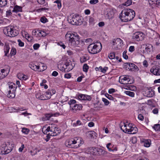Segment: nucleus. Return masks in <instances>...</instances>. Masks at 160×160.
<instances>
[{
    "label": "nucleus",
    "mask_w": 160,
    "mask_h": 160,
    "mask_svg": "<svg viewBox=\"0 0 160 160\" xmlns=\"http://www.w3.org/2000/svg\"><path fill=\"white\" fill-rule=\"evenodd\" d=\"M135 12L130 8H124L119 14L120 19L123 22H127L132 20L135 17Z\"/></svg>",
    "instance_id": "f257e3e1"
},
{
    "label": "nucleus",
    "mask_w": 160,
    "mask_h": 160,
    "mask_svg": "<svg viewBox=\"0 0 160 160\" xmlns=\"http://www.w3.org/2000/svg\"><path fill=\"white\" fill-rule=\"evenodd\" d=\"M66 39L68 41L69 45L76 47L80 43L78 35L76 32L69 31L65 35Z\"/></svg>",
    "instance_id": "f03ea898"
},
{
    "label": "nucleus",
    "mask_w": 160,
    "mask_h": 160,
    "mask_svg": "<svg viewBox=\"0 0 160 160\" xmlns=\"http://www.w3.org/2000/svg\"><path fill=\"white\" fill-rule=\"evenodd\" d=\"M18 28L16 26H8L4 27L3 33L7 36L11 37L17 36L19 33Z\"/></svg>",
    "instance_id": "7ed1b4c3"
},
{
    "label": "nucleus",
    "mask_w": 160,
    "mask_h": 160,
    "mask_svg": "<svg viewBox=\"0 0 160 160\" xmlns=\"http://www.w3.org/2000/svg\"><path fill=\"white\" fill-rule=\"evenodd\" d=\"M121 129L125 133L130 134H134L136 133L137 131V128L136 127H133L132 124L123 122L120 126Z\"/></svg>",
    "instance_id": "20e7f679"
},
{
    "label": "nucleus",
    "mask_w": 160,
    "mask_h": 160,
    "mask_svg": "<svg viewBox=\"0 0 160 160\" xmlns=\"http://www.w3.org/2000/svg\"><path fill=\"white\" fill-rule=\"evenodd\" d=\"M102 45L101 43L98 42L96 44L92 43L89 45L88 47V52L91 54H95L100 52L101 50Z\"/></svg>",
    "instance_id": "39448f33"
},
{
    "label": "nucleus",
    "mask_w": 160,
    "mask_h": 160,
    "mask_svg": "<svg viewBox=\"0 0 160 160\" xmlns=\"http://www.w3.org/2000/svg\"><path fill=\"white\" fill-rule=\"evenodd\" d=\"M69 22L73 25H79L82 23V21L78 15H70L68 18Z\"/></svg>",
    "instance_id": "423d86ee"
},
{
    "label": "nucleus",
    "mask_w": 160,
    "mask_h": 160,
    "mask_svg": "<svg viewBox=\"0 0 160 160\" xmlns=\"http://www.w3.org/2000/svg\"><path fill=\"white\" fill-rule=\"evenodd\" d=\"M12 144L9 142H5L1 145V152L2 154H6L12 151Z\"/></svg>",
    "instance_id": "0eeeda50"
},
{
    "label": "nucleus",
    "mask_w": 160,
    "mask_h": 160,
    "mask_svg": "<svg viewBox=\"0 0 160 160\" xmlns=\"http://www.w3.org/2000/svg\"><path fill=\"white\" fill-rule=\"evenodd\" d=\"M66 146L71 148H77L79 147V142L78 139H73L67 140L65 142Z\"/></svg>",
    "instance_id": "6e6552de"
},
{
    "label": "nucleus",
    "mask_w": 160,
    "mask_h": 160,
    "mask_svg": "<svg viewBox=\"0 0 160 160\" xmlns=\"http://www.w3.org/2000/svg\"><path fill=\"white\" fill-rule=\"evenodd\" d=\"M75 63L69 60H66L64 64V65L62 67L61 70L65 72H68L71 70L75 66Z\"/></svg>",
    "instance_id": "1a4fd4ad"
},
{
    "label": "nucleus",
    "mask_w": 160,
    "mask_h": 160,
    "mask_svg": "<svg viewBox=\"0 0 160 160\" xmlns=\"http://www.w3.org/2000/svg\"><path fill=\"white\" fill-rule=\"evenodd\" d=\"M112 44L115 49H120L123 45V41L120 38H117L113 40Z\"/></svg>",
    "instance_id": "9d476101"
},
{
    "label": "nucleus",
    "mask_w": 160,
    "mask_h": 160,
    "mask_svg": "<svg viewBox=\"0 0 160 160\" xmlns=\"http://www.w3.org/2000/svg\"><path fill=\"white\" fill-rule=\"evenodd\" d=\"M119 81L120 83L123 84H130L132 82L130 81V79L128 76L123 75L120 76L119 78Z\"/></svg>",
    "instance_id": "9b49d317"
},
{
    "label": "nucleus",
    "mask_w": 160,
    "mask_h": 160,
    "mask_svg": "<svg viewBox=\"0 0 160 160\" xmlns=\"http://www.w3.org/2000/svg\"><path fill=\"white\" fill-rule=\"evenodd\" d=\"M145 37V35L141 32H136L133 33L132 38L137 41L143 40Z\"/></svg>",
    "instance_id": "f8f14e48"
},
{
    "label": "nucleus",
    "mask_w": 160,
    "mask_h": 160,
    "mask_svg": "<svg viewBox=\"0 0 160 160\" xmlns=\"http://www.w3.org/2000/svg\"><path fill=\"white\" fill-rule=\"evenodd\" d=\"M54 129H55V125H51L47 128L43 132V133L51 136H54V134H53V131Z\"/></svg>",
    "instance_id": "ddd939ff"
},
{
    "label": "nucleus",
    "mask_w": 160,
    "mask_h": 160,
    "mask_svg": "<svg viewBox=\"0 0 160 160\" xmlns=\"http://www.w3.org/2000/svg\"><path fill=\"white\" fill-rule=\"evenodd\" d=\"M151 72L156 76L160 75V67L158 66H154L150 69Z\"/></svg>",
    "instance_id": "4468645a"
},
{
    "label": "nucleus",
    "mask_w": 160,
    "mask_h": 160,
    "mask_svg": "<svg viewBox=\"0 0 160 160\" xmlns=\"http://www.w3.org/2000/svg\"><path fill=\"white\" fill-rule=\"evenodd\" d=\"M78 98L80 100L90 101L92 98L91 96L82 94H79L78 95Z\"/></svg>",
    "instance_id": "2eb2a0df"
},
{
    "label": "nucleus",
    "mask_w": 160,
    "mask_h": 160,
    "mask_svg": "<svg viewBox=\"0 0 160 160\" xmlns=\"http://www.w3.org/2000/svg\"><path fill=\"white\" fill-rule=\"evenodd\" d=\"M9 72V70H6L4 69L0 70V80L7 76Z\"/></svg>",
    "instance_id": "dca6fc26"
},
{
    "label": "nucleus",
    "mask_w": 160,
    "mask_h": 160,
    "mask_svg": "<svg viewBox=\"0 0 160 160\" xmlns=\"http://www.w3.org/2000/svg\"><path fill=\"white\" fill-rule=\"evenodd\" d=\"M60 115V113H55L54 114H46L45 115V118H43V120L44 121L45 120H49L51 117L52 116H54L55 117H57Z\"/></svg>",
    "instance_id": "f3484780"
},
{
    "label": "nucleus",
    "mask_w": 160,
    "mask_h": 160,
    "mask_svg": "<svg viewBox=\"0 0 160 160\" xmlns=\"http://www.w3.org/2000/svg\"><path fill=\"white\" fill-rule=\"evenodd\" d=\"M18 78L20 80H26L28 78V76L22 73H18L17 74Z\"/></svg>",
    "instance_id": "a211bd4d"
},
{
    "label": "nucleus",
    "mask_w": 160,
    "mask_h": 160,
    "mask_svg": "<svg viewBox=\"0 0 160 160\" xmlns=\"http://www.w3.org/2000/svg\"><path fill=\"white\" fill-rule=\"evenodd\" d=\"M43 100H45L49 99L51 98V92L49 91H48L46 92H43Z\"/></svg>",
    "instance_id": "6ab92c4d"
},
{
    "label": "nucleus",
    "mask_w": 160,
    "mask_h": 160,
    "mask_svg": "<svg viewBox=\"0 0 160 160\" xmlns=\"http://www.w3.org/2000/svg\"><path fill=\"white\" fill-rule=\"evenodd\" d=\"M145 51L147 53H149L153 51L152 46L151 44H148L146 45Z\"/></svg>",
    "instance_id": "aec40b11"
},
{
    "label": "nucleus",
    "mask_w": 160,
    "mask_h": 160,
    "mask_svg": "<svg viewBox=\"0 0 160 160\" xmlns=\"http://www.w3.org/2000/svg\"><path fill=\"white\" fill-rule=\"evenodd\" d=\"M15 90L13 89L12 90H10L8 92L7 94L8 97L11 98H13L15 97Z\"/></svg>",
    "instance_id": "412c9836"
},
{
    "label": "nucleus",
    "mask_w": 160,
    "mask_h": 160,
    "mask_svg": "<svg viewBox=\"0 0 160 160\" xmlns=\"http://www.w3.org/2000/svg\"><path fill=\"white\" fill-rule=\"evenodd\" d=\"M29 67L32 70L34 71L38 70L39 68V66L38 65H35L33 63H30L29 65Z\"/></svg>",
    "instance_id": "4be33fe9"
},
{
    "label": "nucleus",
    "mask_w": 160,
    "mask_h": 160,
    "mask_svg": "<svg viewBox=\"0 0 160 160\" xmlns=\"http://www.w3.org/2000/svg\"><path fill=\"white\" fill-rule=\"evenodd\" d=\"M10 48L9 45L7 44H5L4 47V50L5 53V56H8V54L9 52Z\"/></svg>",
    "instance_id": "5701e85b"
},
{
    "label": "nucleus",
    "mask_w": 160,
    "mask_h": 160,
    "mask_svg": "<svg viewBox=\"0 0 160 160\" xmlns=\"http://www.w3.org/2000/svg\"><path fill=\"white\" fill-rule=\"evenodd\" d=\"M22 7L21 6L16 5L15 6L12 12H22Z\"/></svg>",
    "instance_id": "b1692460"
},
{
    "label": "nucleus",
    "mask_w": 160,
    "mask_h": 160,
    "mask_svg": "<svg viewBox=\"0 0 160 160\" xmlns=\"http://www.w3.org/2000/svg\"><path fill=\"white\" fill-rule=\"evenodd\" d=\"M142 143L144 147H149L151 145V141L150 140L144 139L142 141Z\"/></svg>",
    "instance_id": "393cba45"
},
{
    "label": "nucleus",
    "mask_w": 160,
    "mask_h": 160,
    "mask_svg": "<svg viewBox=\"0 0 160 160\" xmlns=\"http://www.w3.org/2000/svg\"><path fill=\"white\" fill-rule=\"evenodd\" d=\"M72 108V109L73 110H80L82 108V106L81 105H78L77 104H74L70 106Z\"/></svg>",
    "instance_id": "a878e982"
},
{
    "label": "nucleus",
    "mask_w": 160,
    "mask_h": 160,
    "mask_svg": "<svg viewBox=\"0 0 160 160\" xmlns=\"http://www.w3.org/2000/svg\"><path fill=\"white\" fill-rule=\"evenodd\" d=\"M149 1L150 2V3H151V2L152 4H155L156 7L160 8V0H149Z\"/></svg>",
    "instance_id": "bb28decb"
},
{
    "label": "nucleus",
    "mask_w": 160,
    "mask_h": 160,
    "mask_svg": "<svg viewBox=\"0 0 160 160\" xmlns=\"http://www.w3.org/2000/svg\"><path fill=\"white\" fill-rule=\"evenodd\" d=\"M43 92H38L36 94V98L41 100H43V99L44 98L43 97Z\"/></svg>",
    "instance_id": "cd10ccee"
},
{
    "label": "nucleus",
    "mask_w": 160,
    "mask_h": 160,
    "mask_svg": "<svg viewBox=\"0 0 160 160\" xmlns=\"http://www.w3.org/2000/svg\"><path fill=\"white\" fill-rule=\"evenodd\" d=\"M129 70L134 71L138 68V67L134 64L129 62Z\"/></svg>",
    "instance_id": "c85d7f7f"
},
{
    "label": "nucleus",
    "mask_w": 160,
    "mask_h": 160,
    "mask_svg": "<svg viewBox=\"0 0 160 160\" xmlns=\"http://www.w3.org/2000/svg\"><path fill=\"white\" fill-rule=\"evenodd\" d=\"M38 32V37H44L46 35V33L43 31L39 30Z\"/></svg>",
    "instance_id": "c756f323"
},
{
    "label": "nucleus",
    "mask_w": 160,
    "mask_h": 160,
    "mask_svg": "<svg viewBox=\"0 0 160 160\" xmlns=\"http://www.w3.org/2000/svg\"><path fill=\"white\" fill-rule=\"evenodd\" d=\"M40 151V150L38 149L37 148H35V149L30 150L29 152L31 155L33 156L36 154L37 152H39Z\"/></svg>",
    "instance_id": "7c9ffc66"
},
{
    "label": "nucleus",
    "mask_w": 160,
    "mask_h": 160,
    "mask_svg": "<svg viewBox=\"0 0 160 160\" xmlns=\"http://www.w3.org/2000/svg\"><path fill=\"white\" fill-rule=\"evenodd\" d=\"M55 128L53 130V134H54V136H56L58 134H59L60 132V129L58 128H57L56 127L55 125Z\"/></svg>",
    "instance_id": "2f4dec72"
},
{
    "label": "nucleus",
    "mask_w": 160,
    "mask_h": 160,
    "mask_svg": "<svg viewBox=\"0 0 160 160\" xmlns=\"http://www.w3.org/2000/svg\"><path fill=\"white\" fill-rule=\"evenodd\" d=\"M9 87L10 90H12L13 89L15 90L16 89L15 85L14 83L13 82L8 83Z\"/></svg>",
    "instance_id": "473e14b6"
},
{
    "label": "nucleus",
    "mask_w": 160,
    "mask_h": 160,
    "mask_svg": "<svg viewBox=\"0 0 160 160\" xmlns=\"http://www.w3.org/2000/svg\"><path fill=\"white\" fill-rule=\"evenodd\" d=\"M7 3V0H0V7H2L5 6Z\"/></svg>",
    "instance_id": "72a5a7b5"
},
{
    "label": "nucleus",
    "mask_w": 160,
    "mask_h": 160,
    "mask_svg": "<svg viewBox=\"0 0 160 160\" xmlns=\"http://www.w3.org/2000/svg\"><path fill=\"white\" fill-rule=\"evenodd\" d=\"M89 58L87 56H83L80 58V61L81 62H84L88 60Z\"/></svg>",
    "instance_id": "f704fd0d"
},
{
    "label": "nucleus",
    "mask_w": 160,
    "mask_h": 160,
    "mask_svg": "<svg viewBox=\"0 0 160 160\" xmlns=\"http://www.w3.org/2000/svg\"><path fill=\"white\" fill-rule=\"evenodd\" d=\"M124 93L127 95L132 97H133L135 95L134 93V92L130 91H126L124 92Z\"/></svg>",
    "instance_id": "c9c22d12"
},
{
    "label": "nucleus",
    "mask_w": 160,
    "mask_h": 160,
    "mask_svg": "<svg viewBox=\"0 0 160 160\" xmlns=\"http://www.w3.org/2000/svg\"><path fill=\"white\" fill-rule=\"evenodd\" d=\"M154 95V93L153 91H149L147 92V96L149 97H152Z\"/></svg>",
    "instance_id": "e433bc0d"
},
{
    "label": "nucleus",
    "mask_w": 160,
    "mask_h": 160,
    "mask_svg": "<svg viewBox=\"0 0 160 160\" xmlns=\"http://www.w3.org/2000/svg\"><path fill=\"white\" fill-rule=\"evenodd\" d=\"M153 128L156 131H160V124H155Z\"/></svg>",
    "instance_id": "4c0bfd02"
},
{
    "label": "nucleus",
    "mask_w": 160,
    "mask_h": 160,
    "mask_svg": "<svg viewBox=\"0 0 160 160\" xmlns=\"http://www.w3.org/2000/svg\"><path fill=\"white\" fill-rule=\"evenodd\" d=\"M132 3V0H127V1L123 3L122 4L123 6H129Z\"/></svg>",
    "instance_id": "58836bf2"
},
{
    "label": "nucleus",
    "mask_w": 160,
    "mask_h": 160,
    "mask_svg": "<svg viewBox=\"0 0 160 160\" xmlns=\"http://www.w3.org/2000/svg\"><path fill=\"white\" fill-rule=\"evenodd\" d=\"M99 68L101 72L103 73H105L108 70V68L107 67H104V68H102L101 66H100L99 67Z\"/></svg>",
    "instance_id": "ea45409f"
},
{
    "label": "nucleus",
    "mask_w": 160,
    "mask_h": 160,
    "mask_svg": "<svg viewBox=\"0 0 160 160\" xmlns=\"http://www.w3.org/2000/svg\"><path fill=\"white\" fill-rule=\"evenodd\" d=\"M108 57L111 59H114L115 58V54L114 52L110 53L108 55Z\"/></svg>",
    "instance_id": "a19ab883"
},
{
    "label": "nucleus",
    "mask_w": 160,
    "mask_h": 160,
    "mask_svg": "<svg viewBox=\"0 0 160 160\" xmlns=\"http://www.w3.org/2000/svg\"><path fill=\"white\" fill-rule=\"evenodd\" d=\"M14 109L15 110V111H14V112H19L20 111H22L24 110H27L26 109L24 108L23 107H22L20 108H18L17 109L14 108Z\"/></svg>",
    "instance_id": "79ce46f5"
},
{
    "label": "nucleus",
    "mask_w": 160,
    "mask_h": 160,
    "mask_svg": "<svg viewBox=\"0 0 160 160\" xmlns=\"http://www.w3.org/2000/svg\"><path fill=\"white\" fill-rule=\"evenodd\" d=\"M89 68L88 66L86 64H84L83 66V71L84 72H87Z\"/></svg>",
    "instance_id": "37998d69"
},
{
    "label": "nucleus",
    "mask_w": 160,
    "mask_h": 160,
    "mask_svg": "<svg viewBox=\"0 0 160 160\" xmlns=\"http://www.w3.org/2000/svg\"><path fill=\"white\" fill-rule=\"evenodd\" d=\"M40 21L43 23H45L48 21V19L45 17H42L40 18Z\"/></svg>",
    "instance_id": "c03bdc74"
},
{
    "label": "nucleus",
    "mask_w": 160,
    "mask_h": 160,
    "mask_svg": "<svg viewBox=\"0 0 160 160\" xmlns=\"http://www.w3.org/2000/svg\"><path fill=\"white\" fill-rule=\"evenodd\" d=\"M22 133L26 134H27L28 133L29 130L28 128H22Z\"/></svg>",
    "instance_id": "a18cd8bd"
},
{
    "label": "nucleus",
    "mask_w": 160,
    "mask_h": 160,
    "mask_svg": "<svg viewBox=\"0 0 160 160\" xmlns=\"http://www.w3.org/2000/svg\"><path fill=\"white\" fill-rule=\"evenodd\" d=\"M102 101L104 102L105 105L107 106L109 104V102L107 99L104 98H102Z\"/></svg>",
    "instance_id": "49530a36"
},
{
    "label": "nucleus",
    "mask_w": 160,
    "mask_h": 160,
    "mask_svg": "<svg viewBox=\"0 0 160 160\" xmlns=\"http://www.w3.org/2000/svg\"><path fill=\"white\" fill-rule=\"evenodd\" d=\"M16 50L14 48H12L11 50L10 54L12 55H14L16 54Z\"/></svg>",
    "instance_id": "de8ad7c7"
},
{
    "label": "nucleus",
    "mask_w": 160,
    "mask_h": 160,
    "mask_svg": "<svg viewBox=\"0 0 160 160\" xmlns=\"http://www.w3.org/2000/svg\"><path fill=\"white\" fill-rule=\"evenodd\" d=\"M129 62L125 63L123 64V68L126 70H129Z\"/></svg>",
    "instance_id": "09e8293b"
},
{
    "label": "nucleus",
    "mask_w": 160,
    "mask_h": 160,
    "mask_svg": "<svg viewBox=\"0 0 160 160\" xmlns=\"http://www.w3.org/2000/svg\"><path fill=\"white\" fill-rule=\"evenodd\" d=\"M39 30H36V29H34L32 31V34L33 35L36 37H38V31H39Z\"/></svg>",
    "instance_id": "8fccbe9b"
},
{
    "label": "nucleus",
    "mask_w": 160,
    "mask_h": 160,
    "mask_svg": "<svg viewBox=\"0 0 160 160\" xmlns=\"http://www.w3.org/2000/svg\"><path fill=\"white\" fill-rule=\"evenodd\" d=\"M76 101L74 99L71 100L69 102H68V103L70 105V106L73 105L74 104H75V103H76Z\"/></svg>",
    "instance_id": "3c124183"
},
{
    "label": "nucleus",
    "mask_w": 160,
    "mask_h": 160,
    "mask_svg": "<svg viewBox=\"0 0 160 160\" xmlns=\"http://www.w3.org/2000/svg\"><path fill=\"white\" fill-rule=\"evenodd\" d=\"M105 96L108 98L109 100H114V98L111 95H109L108 93H107L105 94Z\"/></svg>",
    "instance_id": "603ef678"
},
{
    "label": "nucleus",
    "mask_w": 160,
    "mask_h": 160,
    "mask_svg": "<svg viewBox=\"0 0 160 160\" xmlns=\"http://www.w3.org/2000/svg\"><path fill=\"white\" fill-rule=\"evenodd\" d=\"M90 150L91 151H92V152H93V154H96L98 152L97 148H91Z\"/></svg>",
    "instance_id": "864d4df0"
},
{
    "label": "nucleus",
    "mask_w": 160,
    "mask_h": 160,
    "mask_svg": "<svg viewBox=\"0 0 160 160\" xmlns=\"http://www.w3.org/2000/svg\"><path fill=\"white\" fill-rule=\"evenodd\" d=\"M54 2L56 3L57 4V7L58 9H60L61 8L62 5L60 1L58 0H56Z\"/></svg>",
    "instance_id": "5fc2aeb1"
},
{
    "label": "nucleus",
    "mask_w": 160,
    "mask_h": 160,
    "mask_svg": "<svg viewBox=\"0 0 160 160\" xmlns=\"http://www.w3.org/2000/svg\"><path fill=\"white\" fill-rule=\"evenodd\" d=\"M128 87V88L130 90L135 91L136 89V87L134 86L129 85Z\"/></svg>",
    "instance_id": "6e6d98bb"
},
{
    "label": "nucleus",
    "mask_w": 160,
    "mask_h": 160,
    "mask_svg": "<svg viewBox=\"0 0 160 160\" xmlns=\"http://www.w3.org/2000/svg\"><path fill=\"white\" fill-rule=\"evenodd\" d=\"M40 46V45L38 43H36L33 45V48L34 50H37L39 48Z\"/></svg>",
    "instance_id": "4d7b16f0"
},
{
    "label": "nucleus",
    "mask_w": 160,
    "mask_h": 160,
    "mask_svg": "<svg viewBox=\"0 0 160 160\" xmlns=\"http://www.w3.org/2000/svg\"><path fill=\"white\" fill-rule=\"evenodd\" d=\"M18 45L20 47H23L24 46V43L22 42L20 39L18 40Z\"/></svg>",
    "instance_id": "13d9d810"
},
{
    "label": "nucleus",
    "mask_w": 160,
    "mask_h": 160,
    "mask_svg": "<svg viewBox=\"0 0 160 160\" xmlns=\"http://www.w3.org/2000/svg\"><path fill=\"white\" fill-rule=\"evenodd\" d=\"M127 51H124L123 53V57L125 59H127L128 58V56L126 54Z\"/></svg>",
    "instance_id": "bf43d9fd"
},
{
    "label": "nucleus",
    "mask_w": 160,
    "mask_h": 160,
    "mask_svg": "<svg viewBox=\"0 0 160 160\" xmlns=\"http://www.w3.org/2000/svg\"><path fill=\"white\" fill-rule=\"evenodd\" d=\"M90 3L92 4H94L98 2V0H91L90 1Z\"/></svg>",
    "instance_id": "052dcab7"
},
{
    "label": "nucleus",
    "mask_w": 160,
    "mask_h": 160,
    "mask_svg": "<svg viewBox=\"0 0 160 160\" xmlns=\"http://www.w3.org/2000/svg\"><path fill=\"white\" fill-rule=\"evenodd\" d=\"M82 124L81 121L79 120H78L74 124L75 126H77L78 125H80Z\"/></svg>",
    "instance_id": "680f3d73"
},
{
    "label": "nucleus",
    "mask_w": 160,
    "mask_h": 160,
    "mask_svg": "<svg viewBox=\"0 0 160 160\" xmlns=\"http://www.w3.org/2000/svg\"><path fill=\"white\" fill-rule=\"evenodd\" d=\"M71 75L70 73H66L65 74L64 77V78H71Z\"/></svg>",
    "instance_id": "e2e57ef3"
},
{
    "label": "nucleus",
    "mask_w": 160,
    "mask_h": 160,
    "mask_svg": "<svg viewBox=\"0 0 160 160\" xmlns=\"http://www.w3.org/2000/svg\"><path fill=\"white\" fill-rule=\"evenodd\" d=\"M135 50V48L134 46H131L129 47V51L131 52H133Z\"/></svg>",
    "instance_id": "0e129e2a"
},
{
    "label": "nucleus",
    "mask_w": 160,
    "mask_h": 160,
    "mask_svg": "<svg viewBox=\"0 0 160 160\" xmlns=\"http://www.w3.org/2000/svg\"><path fill=\"white\" fill-rule=\"evenodd\" d=\"M38 2L40 4H44L45 2V0H37Z\"/></svg>",
    "instance_id": "69168bd1"
},
{
    "label": "nucleus",
    "mask_w": 160,
    "mask_h": 160,
    "mask_svg": "<svg viewBox=\"0 0 160 160\" xmlns=\"http://www.w3.org/2000/svg\"><path fill=\"white\" fill-rule=\"evenodd\" d=\"M143 65L146 67H147L148 65V62L147 60H145L143 62Z\"/></svg>",
    "instance_id": "338daca9"
},
{
    "label": "nucleus",
    "mask_w": 160,
    "mask_h": 160,
    "mask_svg": "<svg viewBox=\"0 0 160 160\" xmlns=\"http://www.w3.org/2000/svg\"><path fill=\"white\" fill-rule=\"evenodd\" d=\"M24 148V145L23 144H22L21 147H20L18 149L19 152H22Z\"/></svg>",
    "instance_id": "774afa93"
}]
</instances>
